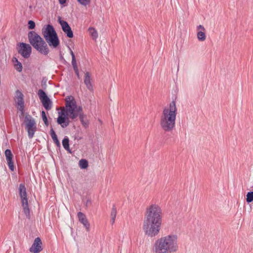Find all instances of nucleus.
I'll list each match as a JSON object with an SVG mask.
<instances>
[{"mask_svg":"<svg viewBox=\"0 0 253 253\" xmlns=\"http://www.w3.org/2000/svg\"><path fill=\"white\" fill-rule=\"evenodd\" d=\"M162 213L160 207L156 204L151 205L146 209L143 223L145 234L150 237L157 236L161 229Z\"/></svg>","mask_w":253,"mask_h":253,"instance_id":"nucleus-1","label":"nucleus"},{"mask_svg":"<svg viewBox=\"0 0 253 253\" xmlns=\"http://www.w3.org/2000/svg\"><path fill=\"white\" fill-rule=\"evenodd\" d=\"M178 249L177 236L169 235L157 239L153 246L154 253H172Z\"/></svg>","mask_w":253,"mask_h":253,"instance_id":"nucleus-2","label":"nucleus"},{"mask_svg":"<svg viewBox=\"0 0 253 253\" xmlns=\"http://www.w3.org/2000/svg\"><path fill=\"white\" fill-rule=\"evenodd\" d=\"M177 114L176 101L172 100L169 104V107H165L160 118V126L166 132L171 131L175 127Z\"/></svg>","mask_w":253,"mask_h":253,"instance_id":"nucleus-3","label":"nucleus"},{"mask_svg":"<svg viewBox=\"0 0 253 253\" xmlns=\"http://www.w3.org/2000/svg\"><path fill=\"white\" fill-rule=\"evenodd\" d=\"M28 38L30 43L39 53L44 55H47L48 54L49 49L46 43L35 31H29Z\"/></svg>","mask_w":253,"mask_h":253,"instance_id":"nucleus-4","label":"nucleus"},{"mask_svg":"<svg viewBox=\"0 0 253 253\" xmlns=\"http://www.w3.org/2000/svg\"><path fill=\"white\" fill-rule=\"evenodd\" d=\"M42 34L49 46L56 48L60 44L58 35L51 24L44 25L42 30Z\"/></svg>","mask_w":253,"mask_h":253,"instance_id":"nucleus-5","label":"nucleus"},{"mask_svg":"<svg viewBox=\"0 0 253 253\" xmlns=\"http://www.w3.org/2000/svg\"><path fill=\"white\" fill-rule=\"evenodd\" d=\"M65 107L67 108L69 111V117L74 120L81 114H84L83 113V108L81 106H78L77 102L74 96L72 95L67 96L65 98Z\"/></svg>","mask_w":253,"mask_h":253,"instance_id":"nucleus-6","label":"nucleus"},{"mask_svg":"<svg viewBox=\"0 0 253 253\" xmlns=\"http://www.w3.org/2000/svg\"><path fill=\"white\" fill-rule=\"evenodd\" d=\"M19 194L21 199V204L23 207V211L27 217L30 216V210L28 202L26 188L24 183H21L19 187Z\"/></svg>","mask_w":253,"mask_h":253,"instance_id":"nucleus-7","label":"nucleus"},{"mask_svg":"<svg viewBox=\"0 0 253 253\" xmlns=\"http://www.w3.org/2000/svg\"><path fill=\"white\" fill-rule=\"evenodd\" d=\"M69 111L67 108H63L58 112V117L57 118V123L62 128L68 126L70 124Z\"/></svg>","mask_w":253,"mask_h":253,"instance_id":"nucleus-8","label":"nucleus"},{"mask_svg":"<svg viewBox=\"0 0 253 253\" xmlns=\"http://www.w3.org/2000/svg\"><path fill=\"white\" fill-rule=\"evenodd\" d=\"M26 124V129L28 132V136L29 138L33 137L35 132L37 130V126L34 119L32 118L31 116L29 117L26 116L25 118Z\"/></svg>","mask_w":253,"mask_h":253,"instance_id":"nucleus-9","label":"nucleus"},{"mask_svg":"<svg viewBox=\"0 0 253 253\" xmlns=\"http://www.w3.org/2000/svg\"><path fill=\"white\" fill-rule=\"evenodd\" d=\"M38 94L45 109L50 110L52 107V101L47 96L46 93L42 89H40Z\"/></svg>","mask_w":253,"mask_h":253,"instance_id":"nucleus-10","label":"nucleus"},{"mask_svg":"<svg viewBox=\"0 0 253 253\" xmlns=\"http://www.w3.org/2000/svg\"><path fill=\"white\" fill-rule=\"evenodd\" d=\"M18 52L24 58H28L30 56L31 54L32 47L28 43L20 42L19 43V48L18 50Z\"/></svg>","mask_w":253,"mask_h":253,"instance_id":"nucleus-11","label":"nucleus"},{"mask_svg":"<svg viewBox=\"0 0 253 253\" xmlns=\"http://www.w3.org/2000/svg\"><path fill=\"white\" fill-rule=\"evenodd\" d=\"M24 95L21 91L19 90H17L15 91V99L16 100V104L19 106L18 109L23 114L24 112Z\"/></svg>","mask_w":253,"mask_h":253,"instance_id":"nucleus-12","label":"nucleus"},{"mask_svg":"<svg viewBox=\"0 0 253 253\" xmlns=\"http://www.w3.org/2000/svg\"><path fill=\"white\" fill-rule=\"evenodd\" d=\"M42 250V242L40 237H37L35 239L34 243L29 249L31 253H39Z\"/></svg>","mask_w":253,"mask_h":253,"instance_id":"nucleus-13","label":"nucleus"},{"mask_svg":"<svg viewBox=\"0 0 253 253\" xmlns=\"http://www.w3.org/2000/svg\"><path fill=\"white\" fill-rule=\"evenodd\" d=\"M4 154L9 169L11 170H14V166L13 161V155L10 149H7L5 150Z\"/></svg>","mask_w":253,"mask_h":253,"instance_id":"nucleus-14","label":"nucleus"},{"mask_svg":"<svg viewBox=\"0 0 253 253\" xmlns=\"http://www.w3.org/2000/svg\"><path fill=\"white\" fill-rule=\"evenodd\" d=\"M79 221L82 223L85 228L87 231L90 230V224L89 223L85 215L83 212L79 211L77 213Z\"/></svg>","mask_w":253,"mask_h":253,"instance_id":"nucleus-15","label":"nucleus"},{"mask_svg":"<svg viewBox=\"0 0 253 253\" xmlns=\"http://www.w3.org/2000/svg\"><path fill=\"white\" fill-rule=\"evenodd\" d=\"M84 83L86 85V88L90 91L93 90V87L92 84L91 83V76L88 72L85 73L84 77Z\"/></svg>","mask_w":253,"mask_h":253,"instance_id":"nucleus-16","label":"nucleus"},{"mask_svg":"<svg viewBox=\"0 0 253 253\" xmlns=\"http://www.w3.org/2000/svg\"><path fill=\"white\" fill-rule=\"evenodd\" d=\"M50 134L53 142L55 143L56 146L58 147H60V143L52 126H51V128L50 130Z\"/></svg>","mask_w":253,"mask_h":253,"instance_id":"nucleus-17","label":"nucleus"},{"mask_svg":"<svg viewBox=\"0 0 253 253\" xmlns=\"http://www.w3.org/2000/svg\"><path fill=\"white\" fill-rule=\"evenodd\" d=\"M62 145L64 148L69 153H72V151L69 147V139L67 136H65L62 140Z\"/></svg>","mask_w":253,"mask_h":253,"instance_id":"nucleus-18","label":"nucleus"},{"mask_svg":"<svg viewBox=\"0 0 253 253\" xmlns=\"http://www.w3.org/2000/svg\"><path fill=\"white\" fill-rule=\"evenodd\" d=\"M58 21L60 24L63 31L71 28L68 23L66 21L62 20L60 17H58Z\"/></svg>","mask_w":253,"mask_h":253,"instance_id":"nucleus-19","label":"nucleus"},{"mask_svg":"<svg viewBox=\"0 0 253 253\" xmlns=\"http://www.w3.org/2000/svg\"><path fill=\"white\" fill-rule=\"evenodd\" d=\"M79 119L81 122L82 125L85 127L86 128L88 126V122L86 120H84L86 118V116L85 114H81L80 115Z\"/></svg>","mask_w":253,"mask_h":253,"instance_id":"nucleus-20","label":"nucleus"},{"mask_svg":"<svg viewBox=\"0 0 253 253\" xmlns=\"http://www.w3.org/2000/svg\"><path fill=\"white\" fill-rule=\"evenodd\" d=\"M13 62H15L14 65L15 69L19 72H20L22 70V65L21 63L18 61V60L16 58L14 57L12 59Z\"/></svg>","mask_w":253,"mask_h":253,"instance_id":"nucleus-21","label":"nucleus"},{"mask_svg":"<svg viewBox=\"0 0 253 253\" xmlns=\"http://www.w3.org/2000/svg\"><path fill=\"white\" fill-rule=\"evenodd\" d=\"M117 214V209L115 205L113 206L111 212V222L112 224H114L115 221Z\"/></svg>","mask_w":253,"mask_h":253,"instance_id":"nucleus-22","label":"nucleus"},{"mask_svg":"<svg viewBox=\"0 0 253 253\" xmlns=\"http://www.w3.org/2000/svg\"><path fill=\"white\" fill-rule=\"evenodd\" d=\"M88 31L93 40H96L98 38V33L96 29L93 27H89Z\"/></svg>","mask_w":253,"mask_h":253,"instance_id":"nucleus-23","label":"nucleus"},{"mask_svg":"<svg viewBox=\"0 0 253 253\" xmlns=\"http://www.w3.org/2000/svg\"><path fill=\"white\" fill-rule=\"evenodd\" d=\"M79 165L81 169H86L88 166V163L86 159H82L80 160Z\"/></svg>","mask_w":253,"mask_h":253,"instance_id":"nucleus-24","label":"nucleus"},{"mask_svg":"<svg viewBox=\"0 0 253 253\" xmlns=\"http://www.w3.org/2000/svg\"><path fill=\"white\" fill-rule=\"evenodd\" d=\"M197 38L200 41H204L206 39V34L204 31H199L197 33Z\"/></svg>","mask_w":253,"mask_h":253,"instance_id":"nucleus-25","label":"nucleus"},{"mask_svg":"<svg viewBox=\"0 0 253 253\" xmlns=\"http://www.w3.org/2000/svg\"><path fill=\"white\" fill-rule=\"evenodd\" d=\"M246 202L249 204L253 201V191H249L246 195Z\"/></svg>","mask_w":253,"mask_h":253,"instance_id":"nucleus-26","label":"nucleus"},{"mask_svg":"<svg viewBox=\"0 0 253 253\" xmlns=\"http://www.w3.org/2000/svg\"><path fill=\"white\" fill-rule=\"evenodd\" d=\"M41 115L45 125L46 126H49V122L48 121L47 117L45 112L44 111H42L41 112Z\"/></svg>","mask_w":253,"mask_h":253,"instance_id":"nucleus-27","label":"nucleus"},{"mask_svg":"<svg viewBox=\"0 0 253 253\" xmlns=\"http://www.w3.org/2000/svg\"><path fill=\"white\" fill-rule=\"evenodd\" d=\"M63 32L66 34V36L68 38H72L74 37L73 32L72 31L71 28H69V29L67 30H65L63 31Z\"/></svg>","mask_w":253,"mask_h":253,"instance_id":"nucleus-28","label":"nucleus"},{"mask_svg":"<svg viewBox=\"0 0 253 253\" xmlns=\"http://www.w3.org/2000/svg\"><path fill=\"white\" fill-rule=\"evenodd\" d=\"M36 24L33 20H30L28 22V28L30 30H33L35 29Z\"/></svg>","mask_w":253,"mask_h":253,"instance_id":"nucleus-29","label":"nucleus"},{"mask_svg":"<svg viewBox=\"0 0 253 253\" xmlns=\"http://www.w3.org/2000/svg\"><path fill=\"white\" fill-rule=\"evenodd\" d=\"M77 1L82 5L86 6L90 2L91 0H77Z\"/></svg>","mask_w":253,"mask_h":253,"instance_id":"nucleus-30","label":"nucleus"},{"mask_svg":"<svg viewBox=\"0 0 253 253\" xmlns=\"http://www.w3.org/2000/svg\"><path fill=\"white\" fill-rule=\"evenodd\" d=\"M72 64L74 71L79 70L76 62V59H73L72 60Z\"/></svg>","mask_w":253,"mask_h":253,"instance_id":"nucleus-31","label":"nucleus"},{"mask_svg":"<svg viewBox=\"0 0 253 253\" xmlns=\"http://www.w3.org/2000/svg\"><path fill=\"white\" fill-rule=\"evenodd\" d=\"M60 60L64 64H65L67 62L65 58H64L63 56L62 55L61 52H60Z\"/></svg>","mask_w":253,"mask_h":253,"instance_id":"nucleus-32","label":"nucleus"},{"mask_svg":"<svg viewBox=\"0 0 253 253\" xmlns=\"http://www.w3.org/2000/svg\"><path fill=\"white\" fill-rule=\"evenodd\" d=\"M69 48L70 49V54L72 56V60L74 59H76V57H75V55L73 52V51L72 50V49H71V48L70 47H69Z\"/></svg>","mask_w":253,"mask_h":253,"instance_id":"nucleus-33","label":"nucleus"},{"mask_svg":"<svg viewBox=\"0 0 253 253\" xmlns=\"http://www.w3.org/2000/svg\"><path fill=\"white\" fill-rule=\"evenodd\" d=\"M75 71V73L78 78V79H80V73H79V70H75L74 71Z\"/></svg>","mask_w":253,"mask_h":253,"instance_id":"nucleus-34","label":"nucleus"},{"mask_svg":"<svg viewBox=\"0 0 253 253\" xmlns=\"http://www.w3.org/2000/svg\"><path fill=\"white\" fill-rule=\"evenodd\" d=\"M197 29H201L203 31H205V29L204 27L203 26L201 25H200L198 26L197 27Z\"/></svg>","mask_w":253,"mask_h":253,"instance_id":"nucleus-35","label":"nucleus"},{"mask_svg":"<svg viewBox=\"0 0 253 253\" xmlns=\"http://www.w3.org/2000/svg\"><path fill=\"white\" fill-rule=\"evenodd\" d=\"M91 204V201L90 199H87L85 203V206L88 207V205H90Z\"/></svg>","mask_w":253,"mask_h":253,"instance_id":"nucleus-36","label":"nucleus"},{"mask_svg":"<svg viewBox=\"0 0 253 253\" xmlns=\"http://www.w3.org/2000/svg\"><path fill=\"white\" fill-rule=\"evenodd\" d=\"M67 0H59V2L61 5H63L66 2Z\"/></svg>","mask_w":253,"mask_h":253,"instance_id":"nucleus-37","label":"nucleus"}]
</instances>
